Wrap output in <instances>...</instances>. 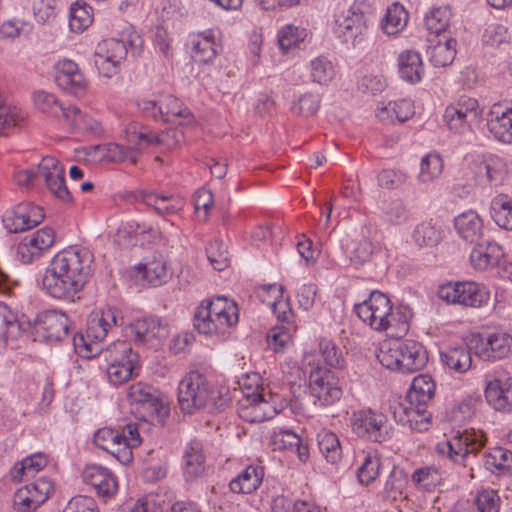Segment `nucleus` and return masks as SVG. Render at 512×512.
Returning a JSON list of instances; mask_svg holds the SVG:
<instances>
[{
  "label": "nucleus",
  "mask_w": 512,
  "mask_h": 512,
  "mask_svg": "<svg viewBox=\"0 0 512 512\" xmlns=\"http://www.w3.org/2000/svg\"><path fill=\"white\" fill-rule=\"evenodd\" d=\"M92 262L93 256L85 248L58 252L43 276L44 290L55 299L74 302L92 274Z\"/></svg>",
  "instance_id": "obj_1"
},
{
  "label": "nucleus",
  "mask_w": 512,
  "mask_h": 512,
  "mask_svg": "<svg viewBox=\"0 0 512 512\" xmlns=\"http://www.w3.org/2000/svg\"><path fill=\"white\" fill-rule=\"evenodd\" d=\"M357 316L371 329L390 331L392 336H401L409 330L410 315L407 311L394 309L389 297L380 291H372L368 299L354 308Z\"/></svg>",
  "instance_id": "obj_2"
},
{
  "label": "nucleus",
  "mask_w": 512,
  "mask_h": 512,
  "mask_svg": "<svg viewBox=\"0 0 512 512\" xmlns=\"http://www.w3.org/2000/svg\"><path fill=\"white\" fill-rule=\"evenodd\" d=\"M178 404L182 412L193 414L202 409H219L225 400L218 396L215 384L205 372L192 370L178 385Z\"/></svg>",
  "instance_id": "obj_3"
},
{
  "label": "nucleus",
  "mask_w": 512,
  "mask_h": 512,
  "mask_svg": "<svg viewBox=\"0 0 512 512\" xmlns=\"http://www.w3.org/2000/svg\"><path fill=\"white\" fill-rule=\"evenodd\" d=\"M43 178L48 190L59 200L69 203L72 195L66 186L65 170L60 162L52 156H46L36 170L27 169L15 173L14 181L17 186L29 189L37 178Z\"/></svg>",
  "instance_id": "obj_4"
},
{
  "label": "nucleus",
  "mask_w": 512,
  "mask_h": 512,
  "mask_svg": "<svg viewBox=\"0 0 512 512\" xmlns=\"http://www.w3.org/2000/svg\"><path fill=\"white\" fill-rule=\"evenodd\" d=\"M36 108L42 113L62 120L73 130L93 131L97 122L84 114L76 105L65 106L54 94L38 91L33 96Z\"/></svg>",
  "instance_id": "obj_5"
},
{
  "label": "nucleus",
  "mask_w": 512,
  "mask_h": 512,
  "mask_svg": "<svg viewBox=\"0 0 512 512\" xmlns=\"http://www.w3.org/2000/svg\"><path fill=\"white\" fill-rule=\"evenodd\" d=\"M262 292L273 294L271 302L273 312L276 314L281 325L270 329L267 334L268 345L277 353L283 352L292 343V334L296 330L293 325V311L288 300H282L283 287L277 284H270L262 289Z\"/></svg>",
  "instance_id": "obj_6"
},
{
  "label": "nucleus",
  "mask_w": 512,
  "mask_h": 512,
  "mask_svg": "<svg viewBox=\"0 0 512 512\" xmlns=\"http://www.w3.org/2000/svg\"><path fill=\"white\" fill-rule=\"evenodd\" d=\"M138 107L149 117L164 122H173L181 126L194 123V116L178 98L173 95H161L156 100L143 99Z\"/></svg>",
  "instance_id": "obj_7"
},
{
  "label": "nucleus",
  "mask_w": 512,
  "mask_h": 512,
  "mask_svg": "<svg viewBox=\"0 0 512 512\" xmlns=\"http://www.w3.org/2000/svg\"><path fill=\"white\" fill-rule=\"evenodd\" d=\"M350 426L358 437L372 442L382 443L391 437L387 416L376 410L363 409L353 412Z\"/></svg>",
  "instance_id": "obj_8"
},
{
  "label": "nucleus",
  "mask_w": 512,
  "mask_h": 512,
  "mask_svg": "<svg viewBox=\"0 0 512 512\" xmlns=\"http://www.w3.org/2000/svg\"><path fill=\"white\" fill-rule=\"evenodd\" d=\"M484 395L494 410L512 412V377L509 373L499 369L486 374Z\"/></svg>",
  "instance_id": "obj_9"
},
{
  "label": "nucleus",
  "mask_w": 512,
  "mask_h": 512,
  "mask_svg": "<svg viewBox=\"0 0 512 512\" xmlns=\"http://www.w3.org/2000/svg\"><path fill=\"white\" fill-rule=\"evenodd\" d=\"M440 299L450 304L479 308L487 304L490 294L475 282L447 283L438 290Z\"/></svg>",
  "instance_id": "obj_10"
},
{
  "label": "nucleus",
  "mask_w": 512,
  "mask_h": 512,
  "mask_svg": "<svg viewBox=\"0 0 512 512\" xmlns=\"http://www.w3.org/2000/svg\"><path fill=\"white\" fill-rule=\"evenodd\" d=\"M483 446L484 440L480 433L457 430L449 439L436 445V452L455 463H461L469 453L476 454Z\"/></svg>",
  "instance_id": "obj_11"
},
{
  "label": "nucleus",
  "mask_w": 512,
  "mask_h": 512,
  "mask_svg": "<svg viewBox=\"0 0 512 512\" xmlns=\"http://www.w3.org/2000/svg\"><path fill=\"white\" fill-rule=\"evenodd\" d=\"M70 320L57 310H46L37 315L34 322L35 340L45 343H57L69 336Z\"/></svg>",
  "instance_id": "obj_12"
},
{
  "label": "nucleus",
  "mask_w": 512,
  "mask_h": 512,
  "mask_svg": "<svg viewBox=\"0 0 512 512\" xmlns=\"http://www.w3.org/2000/svg\"><path fill=\"white\" fill-rule=\"evenodd\" d=\"M309 388L311 395L322 406H329L339 401L342 388L339 379L333 371L326 367L317 366L309 372Z\"/></svg>",
  "instance_id": "obj_13"
},
{
  "label": "nucleus",
  "mask_w": 512,
  "mask_h": 512,
  "mask_svg": "<svg viewBox=\"0 0 512 512\" xmlns=\"http://www.w3.org/2000/svg\"><path fill=\"white\" fill-rule=\"evenodd\" d=\"M334 23V33L345 43L355 44L367 28L364 13L360 8L346 3L339 6Z\"/></svg>",
  "instance_id": "obj_14"
},
{
  "label": "nucleus",
  "mask_w": 512,
  "mask_h": 512,
  "mask_svg": "<svg viewBox=\"0 0 512 512\" xmlns=\"http://www.w3.org/2000/svg\"><path fill=\"white\" fill-rule=\"evenodd\" d=\"M45 215L43 209L30 202L20 203L3 217L4 227L10 233H21L39 225Z\"/></svg>",
  "instance_id": "obj_15"
},
{
  "label": "nucleus",
  "mask_w": 512,
  "mask_h": 512,
  "mask_svg": "<svg viewBox=\"0 0 512 512\" xmlns=\"http://www.w3.org/2000/svg\"><path fill=\"white\" fill-rule=\"evenodd\" d=\"M130 333L137 345L157 349L168 336V328L157 317H147L135 320L130 325Z\"/></svg>",
  "instance_id": "obj_16"
},
{
  "label": "nucleus",
  "mask_w": 512,
  "mask_h": 512,
  "mask_svg": "<svg viewBox=\"0 0 512 512\" xmlns=\"http://www.w3.org/2000/svg\"><path fill=\"white\" fill-rule=\"evenodd\" d=\"M127 398L130 403L141 405L148 411L149 416L156 418L158 422H163L169 415L168 407L159 399L156 390L147 384H132L128 388Z\"/></svg>",
  "instance_id": "obj_17"
},
{
  "label": "nucleus",
  "mask_w": 512,
  "mask_h": 512,
  "mask_svg": "<svg viewBox=\"0 0 512 512\" xmlns=\"http://www.w3.org/2000/svg\"><path fill=\"white\" fill-rule=\"evenodd\" d=\"M120 353L119 358H114L107 367V377L113 385H121L127 382L138 369L137 354L124 342L114 346Z\"/></svg>",
  "instance_id": "obj_18"
},
{
  "label": "nucleus",
  "mask_w": 512,
  "mask_h": 512,
  "mask_svg": "<svg viewBox=\"0 0 512 512\" xmlns=\"http://www.w3.org/2000/svg\"><path fill=\"white\" fill-rule=\"evenodd\" d=\"M56 69L55 80L63 91L76 97L85 95L88 81L76 62L63 59L57 63Z\"/></svg>",
  "instance_id": "obj_19"
},
{
  "label": "nucleus",
  "mask_w": 512,
  "mask_h": 512,
  "mask_svg": "<svg viewBox=\"0 0 512 512\" xmlns=\"http://www.w3.org/2000/svg\"><path fill=\"white\" fill-rule=\"evenodd\" d=\"M55 242L54 230L50 227L39 229L27 236L17 247V255L22 263L29 264L40 258Z\"/></svg>",
  "instance_id": "obj_20"
},
{
  "label": "nucleus",
  "mask_w": 512,
  "mask_h": 512,
  "mask_svg": "<svg viewBox=\"0 0 512 512\" xmlns=\"http://www.w3.org/2000/svg\"><path fill=\"white\" fill-rule=\"evenodd\" d=\"M409 402H398L391 406L395 421L411 430L423 432L429 429L431 414L426 409Z\"/></svg>",
  "instance_id": "obj_21"
},
{
  "label": "nucleus",
  "mask_w": 512,
  "mask_h": 512,
  "mask_svg": "<svg viewBox=\"0 0 512 512\" xmlns=\"http://www.w3.org/2000/svg\"><path fill=\"white\" fill-rule=\"evenodd\" d=\"M512 352V337L505 332L488 333L480 336L475 353L483 360H501Z\"/></svg>",
  "instance_id": "obj_22"
},
{
  "label": "nucleus",
  "mask_w": 512,
  "mask_h": 512,
  "mask_svg": "<svg viewBox=\"0 0 512 512\" xmlns=\"http://www.w3.org/2000/svg\"><path fill=\"white\" fill-rule=\"evenodd\" d=\"M478 114V102L472 98H465L448 106L443 117L451 131L461 133L467 123L470 120H475Z\"/></svg>",
  "instance_id": "obj_23"
},
{
  "label": "nucleus",
  "mask_w": 512,
  "mask_h": 512,
  "mask_svg": "<svg viewBox=\"0 0 512 512\" xmlns=\"http://www.w3.org/2000/svg\"><path fill=\"white\" fill-rule=\"evenodd\" d=\"M131 141L141 147L162 146L174 149L184 141V133L177 128H170L161 133H154L148 129L133 131Z\"/></svg>",
  "instance_id": "obj_24"
},
{
  "label": "nucleus",
  "mask_w": 512,
  "mask_h": 512,
  "mask_svg": "<svg viewBox=\"0 0 512 512\" xmlns=\"http://www.w3.org/2000/svg\"><path fill=\"white\" fill-rule=\"evenodd\" d=\"M487 127L493 137L502 143H512V108L493 105L487 118Z\"/></svg>",
  "instance_id": "obj_25"
},
{
  "label": "nucleus",
  "mask_w": 512,
  "mask_h": 512,
  "mask_svg": "<svg viewBox=\"0 0 512 512\" xmlns=\"http://www.w3.org/2000/svg\"><path fill=\"white\" fill-rule=\"evenodd\" d=\"M85 483L91 485L102 497H112L117 491V481L111 471L99 465H87L82 473Z\"/></svg>",
  "instance_id": "obj_26"
},
{
  "label": "nucleus",
  "mask_w": 512,
  "mask_h": 512,
  "mask_svg": "<svg viewBox=\"0 0 512 512\" xmlns=\"http://www.w3.org/2000/svg\"><path fill=\"white\" fill-rule=\"evenodd\" d=\"M400 372L415 373L423 369L428 362L424 346L415 340L400 341Z\"/></svg>",
  "instance_id": "obj_27"
},
{
  "label": "nucleus",
  "mask_w": 512,
  "mask_h": 512,
  "mask_svg": "<svg viewBox=\"0 0 512 512\" xmlns=\"http://www.w3.org/2000/svg\"><path fill=\"white\" fill-rule=\"evenodd\" d=\"M454 226L457 234L469 243H477L483 236V220L474 210L465 211L455 217Z\"/></svg>",
  "instance_id": "obj_28"
},
{
  "label": "nucleus",
  "mask_w": 512,
  "mask_h": 512,
  "mask_svg": "<svg viewBox=\"0 0 512 512\" xmlns=\"http://www.w3.org/2000/svg\"><path fill=\"white\" fill-rule=\"evenodd\" d=\"M184 478L186 481H194L200 477L205 469V456L203 445L199 440H192L187 445L184 455Z\"/></svg>",
  "instance_id": "obj_29"
},
{
  "label": "nucleus",
  "mask_w": 512,
  "mask_h": 512,
  "mask_svg": "<svg viewBox=\"0 0 512 512\" xmlns=\"http://www.w3.org/2000/svg\"><path fill=\"white\" fill-rule=\"evenodd\" d=\"M264 477V468L258 465L247 466L240 474L229 483L233 493L250 494L261 485Z\"/></svg>",
  "instance_id": "obj_30"
},
{
  "label": "nucleus",
  "mask_w": 512,
  "mask_h": 512,
  "mask_svg": "<svg viewBox=\"0 0 512 512\" xmlns=\"http://www.w3.org/2000/svg\"><path fill=\"white\" fill-rule=\"evenodd\" d=\"M503 256L504 253L499 244L495 242L479 244L477 242L470 254V261L476 269L485 270L498 265Z\"/></svg>",
  "instance_id": "obj_31"
},
{
  "label": "nucleus",
  "mask_w": 512,
  "mask_h": 512,
  "mask_svg": "<svg viewBox=\"0 0 512 512\" xmlns=\"http://www.w3.org/2000/svg\"><path fill=\"white\" fill-rule=\"evenodd\" d=\"M435 388V382L430 375H418L412 381L406 395V401L420 407L427 406L434 398Z\"/></svg>",
  "instance_id": "obj_32"
},
{
  "label": "nucleus",
  "mask_w": 512,
  "mask_h": 512,
  "mask_svg": "<svg viewBox=\"0 0 512 512\" xmlns=\"http://www.w3.org/2000/svg\"><path fill=\"white\" fill-rule=\"evenodd\" d=\"M398 69L400 77L408 83L414 84L421 80L424 73L420 54L414 50H406L398 56Z\"/></svg>",
  "instance_id": "obj_33"
},
{
  "label": "nucleus",
  "mask_w": 512,
  "mask_h": 512,
  "mask_svg": "<svg viewBox=\"0 0 512 512\" xmlns=\"http://www.w3.org/2000/svg\"><path fill=\"white\" fill-rule=\"evenodd\" d=\"M383 220L391 226L406 224L412 217L408 204L400 198H389L381 207Z\"/></svg>",
  "instance_id": "obj_34"
},
{
  "label": "nucleus",
  "mask_w": 512,
  "mask_h": 512,
  "mask_svg": "<svg viewBox=\"0 0 512 512\" xmlns=\"http://www.w3.org/2000/svg\"><path fill=\"white\" fill-rule=\"evenodd\" d=\"M431 44L428 47L427 55L429 61L435 67H446L453 63L456 56L457 41L454 38H446L445 41H438L433 44L434 40H428Z\"/></svg>",
  "instance_id": "obj_35"
},
{
  "label": "nucleus",
  "mask_w": 512,
  "mask_h": 512,
  "mask_svg": "<svg viewBox=\"0 0 512 512\" xmlns=\"http://www.w3.org/2000/svg\"><path fill=\"white\" fill-rule=\"evenodd\" d=\"M440 358L446 367L457 373L468 371L472 365L470 349L465 345L448 347L440 352Z\"/></svg>",
  "instance_id": "obj_36"
},
{
  "label": "nucleus",
  "mask_w": 512,
  "mask_h": 512,
  "mask_svg": "<svg viewBox=\"0 0 512 512\" xmlns=\"http://www.w3.org/2000/svg\"><path fill=\"white\" fill-rule=\"evenodd\" d=\"M142 201L153 207L160 215H171L180 211L184 202L181 198L173 195H159L152 192H142Z\"/></svg>",
  "instance_id": "obj_37"
},
{
  "label": "nucleus",
  "mask_w": 512,
  "mask_h": 512,
  "mask_svg": "<svg viewBox=\"0 0 512 512\" xmlns=\"http://www.w3.org/2000/svg\"><path fill=\"white\" fill-rule=\"evenodd\" d=\"M483 464L487 470L498 475L512 474V452L501 447L485 453Z\"/></svg>",
  "instance_id": "obj_38"
},
{
  "label": "nucleus",
  "mask_w": 512,
  "mask_h": 512,
  "mask_svg": "<svg viewBox=\"0 0 512 512\" xmlns=\"http://www.w3.org/2000/svg\"><path fill=\"white\" fill-rule=\"evenodd\" d=\"M408 18V12L404 6L395 2L388 6L381 21V28L387 35H396L405 28Z\"/></svg>",
  "instance_id": "obj_39"
},
{
  "label": "nucleus",
  "mask_w": 512,
  "mask_h": 512,
  "mask_svg": "<svg viewBox=\"0 0 512 512\" xmlns=\"http://www.w3.org/2000/svg\"><path fill=\"white\" fill-rule=\"evenodd\" d=\"M117 324V313L115 310L109 308L101 313V316L96 315L88 322L87 336L97 341H102L108 330Z\"/></svg>",
  "instance_id": "obj_40"
},
{
  "label": "nucleus",
  "mask_w": 512,
  "mask_h": 512,
  "mask_svg": "<svg viewBox=\"0 0 512 512\" xmlns=\"http://www.w3.org/2000/svg\"><path fill=\"white\" fill-rule=\"evenodd\" d=\"M219 48L211 32L200 33L193 40V58L197 62L207 63L216 57Z\"/></svg>",
  "instance_id": "obj_41"
},
{
  "label": "nucleus",
  "mask_w": 512,
  "mask_h": 512,
  "mask_svg": "<svg viewBox=\"0 0 512 512\" xmlns=\"http://www.w3.org/2000/svg\"><path fill=\"white\" fill-rule=\"evenodd\" d=\"M442 473L434 465L417 468L411 476V481L418 490L431 492L442 482Z\"/></svg>",
  "instance_id": "obj_42"
},
{
  "label": "nucleus",
  "mask_w": 512,
  "mask_h": 512,
  "mask_svg": "<svg viewBox=\"0 0 512 512\" xmlns=\"http://www.w3.org/2000/svg\"><path fill=\"white\" fill-rule=\"evenodd\" d=\"M317 444L325 459L335 464L342 456V448L337 435L328 430H321L317 434Z\"/></svg>",
  "instance_id": "obj_43"
},
{
  "label": "nucleus",
  "mask_w": 512,
  "mask_h": 512,
  "mask_svg": "<svg viewBox=\"0 0 512 512\" xmlns=\"http://www.w3.org/2000/svg\"><path fill=\"white\" fill-rule=\"evenodd\" d=\"M309 76L313 83L328 85L335 76L334 65L324 56L315 57L309 64Z\"/></svg>",
  "instance_id": "obj_44"
},
{
  "label": "nucleus",
  "mask_w": 512,
  "mask_h": 512,
  "mask_svg": "<svg viewBox=\"0 0 512 512\" xmlns=\"http://www.w3.org/2000/svg\"><path fill=\"white\" fill-rule=\"evenodd\" d=\"M491 216L499 227L512 230V200L505 195L495 197L491 202Z\"/></svg>",
  "instance_id": "obj_45"
},
{
  "label": "nucleus",
  "mask_w": 512,
  "mask_h": 512,
  "mask_svg": "<svg viewBox=\"0 0 512 512\" xmlns=\"http://www.w3.org/2000/svg\"><path fill=\"white\" fill-rule=\"evenodd\" d=\"M400 353V340H384L376 356L382 366L400 372Z\"/></svg>",
  "instance_id": "obj_46"
},
{
  "label": "nucleus",
  "mask_w": 512,
  "mask_h": 512,
  "mask_svg": "<svg viewBox=\"0 0 512 512\" xmlns=\"http://www.w3.org/2000/svg\"><path fill=\"white\" fill-rule=\"evenodd\" d=\"M413 239L420 247H433L442 239L441 230L431 220L423 221L415 227Z\"/></svg>",
  "instance_id": "obj_47"
},
{
  "label": "nucleus",
  "mask_w": 512,
  "mask_h": 512,
  "mask_svg": "<svg viewBox=\"0 0 512 512\" xmlns=\"http://www.w3.org/2000/svg\"><path fill=\"white\" fill-rule=\"evenodd\" d=\"M48 464V458L43 453H35L31 456L24 458L20 467L17 465L13 470L14 479H18L19 481L22 479V476L26 477H34L36 473L45 468Z\"/></svg>",
  "instance_id": "obj_48"
},
{
  "label": "nucleus",
  "mask_w": 512,
  "mask_h": 512,
  "mask_svg": "<svg viewBox=\"0 0 512 512\" xmlns=\"http://www.w3.org/2000/svg\"><path fill=\"white\" fill-rule=\"evenodd\" d=\"M451 10L447 6L432 9L425 17V26L431 34L440 35L449 26Z\"/></svg>",
  "instance_id": "obj_49"
},
{
  "label": "nucleus",
  "mask_w": 512,
  "mask_h": 512,
  "mask_svg": "<svg viewBox=\"0 0 512 512\" xmlns=\"http://www.w3.org/2000/svg\"><path fill=\"white\" fill-rule=\"evenodd\" d=\"M443 171V160L437 153H429L424 156L420 164L418 179L422 183L432 182Z\"/></svg>",
  "instance_id": "obj_50"
},
{
  "label": "nucleus",
  "mask_w": 512,
  "mask_h": 512,
  "mask_svg": "<svg viewBox=\"0 0 512 512\" xmlns=\"http://www.w3.org/2000/svg\"><path fill=\"white\" fill-rule=\"evenodd\" d=\"M138 271L142 277L152 286H159L167 280V269L165 263L160 259H154L145 264H139Z\"/></svg>",
  "instance_id": "obj_51"
},
{
  "label": "nucleus",
  "mask_w": 512,
  "mask_h": 512,
  "mask_svg": "<svg viewBox=\"0 0 512 512\" xmlns=\"http://www.w3.org/2000/svg\"><path fill=\"white\" fill-rule=\"evenodd\" d=\"M91 11V7L86 3L75 2L70 8V29L74 32H82L88 28L93 21Z\"/></svg>",
  "instance_id": "obj_52"
},
{
  "label": "nucleus",
  "mask_w": 512,
  "mask_h": 512,
  "mask_svg": "<svg viewBox=\"0 0 512 512\" xmlns=\"http://www.w3.org/2000/svg\"><path fill=\"white\" fill-rule=\"evenodd\" d=\"M477 172L479 174L484 172L489 182H499L506 173V165L502 158L491 155L487 159L479 162Z\"/></svg>",
  "instance_id": "obj_53"
},
{
  "label": "nucleus",
  "mask_w": 512,
  "mask_h": 512,
  "mask_svg": "<svg viewBox=\"0 0 512 512\" xmlns=\"http://www.w3.org/2000/svg\"><path fill=\"white\" fill-rule=\"evenodd\" d=\"M307 33L305 29H299L293 25H286L279 30L277 41L279 48L285 53L303 42Z\"/></svg>",
  "instance_id": "obj_54"
},
{
  "label": "nucleus",
  "mask_w": 512,
  "mask_h": 512,
  "mask_svg": "<svg viewBox=\"0 0 512 512\" xmlns=\"http://www.w3.org/2000/svg\"><path fill=\"white\" fill-rule=\"evenodd\" d=\"M207 258L212 267L223 271L229 266L228 251L222 241L214 240L206 247Z\"/></svg>",
  "instance_id": "obj_55"
},
{
  "label": "nucleus",
  "mask_w": 512,
  "mask_h": 512,
  "mask_svg": "<svg viewBox=\"0 0 512 512\" xmlns=\"http://www.w3.org/2000/svg\"><path fill=\"white\" fill-rule=\"evenodd\" d=\"M0 320L5 338L14 339L20 335L21 326L16 314L5 304L0 302Z\"/></svg>",
  "instance_id": "obj_56"
},
{
  "label": "nucleus",
  "mask_w": 512,
  "mask_h": 512,
  "mask_svg": "<svg viewBox=\"0 0 512 512\" xmlns=\"http://www.w3.org/2000/svg\"><path fill=\"white\" fill-rule=\"evenodd\" d=\"M406 485L407 477L405 473L402 470L392 471L384 486L385 497L393 501L401 498Z\"/></svg>",
  "instance_id": "obj_57"
},
{
  "label": "nucleus",
  "mask_w": 512,
  "mask_h": 512,
  "mask_svg": "<svg viewBox=\"0 0 512 512\" xmlns=\"http://www.w3.org/2000/svg\"><path fill=\"white\" fill-rule=\"evenodd\" d=\"M214 324L216 323L211 309L201 302L194 315L195 328L199 333L206 335L221 332V329H213Z\"/></svg>",
  "instance_id": "obj_58"
},
{
  "label": "nucleus",
  "mask_w": 512,
  "mask_h": 512,
  "mask_svg": "<svg viewBox=\"0 0 512 512\" xmlns=\"http://www.w3.org/2000/svg\"><path fill=\"white\" fill-rule=\"evenodd\" d=\"M474 503L479 512H499L501 499L493 489H484L477 493Z\"/></svg>",
  "instance_id": "obj_59"
},
{
  "label": "nucleus",
  "mask_w": 512,
  "mask_h": 512,
  "mask_svg": "<svg viewBox=\"0 0 512 512\" xmlns=\"http://www.w3.org/2000/svg\"><path fill=\"white\" fill-rule=\"evenodd\" d=\"M380 461L377 457L367 454L357 470V477L361 484L369 485L379 475Z\"/></svg>",
  "instance_id": "obj_60"
},
{
  "label": "nucleus",
  "mask_w": 512,
  "mask_h": 512,
  "mask_svg": "<svg viewBox=\"0 0 512 512\" xmlns=\"http://www.w3.org/2000/svg\"><path fill=\"white\" fill-rule=\"evenodd\" d=\"M320 98L318 95L313 93H306L302 95L296 103L292 106L293 113L309 117L314 115L319 108Z\"/></svg>",
  "instance_id": "obj_61"
},
{
  "label": "nucleus",
  "mask_w": 512,
  "mask_h": 512,
  "mask_svg": "<svg viewBox=\"0 0 512 512\" xmlns=\"http://www.w3.org/2000/svg\"><path fill=\"white\" fill-rule=\"evenodd\" d=\"M24 488L30 491V495L35 498L34 502L40 504H43L54 490L52 481L46 477H40Z\"/></svg>",
  "instance_id": "obj_62"
},
{
  "label": "nucleus",
  "mask_w": 512,
  "mask_h": 512,
  "mask_svg": "<svg viewBox=\"0 0 512 512\" xmlns=\"http://www.w3.org/2000/svg\"><path fill=\"white\" fill-rule=\"evenodd\" d=\"M319 350L326 364L331 367H340L342 363L341 353L336 345L329 339H321L319 342Z\"/></svg>",
  "instance_id": "obj_63"
},
{
  "label": "nucleus",
  "mask_w": 512,
  "mask_h": 512,
  "mask_svg": "<svg viewBox=\"0 0 512 512\" xmlns=\"http://www.w3.org/2000/svg\"><path fill=\"white\" fill-rule=\"evenodd\" d=\"M63 512H98V507L93 498L79 495L68 502Z\"/></svg>",
  "instance_id": "obj_64"
}]
</instances>
